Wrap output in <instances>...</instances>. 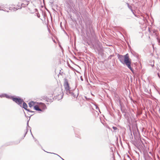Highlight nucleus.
Wrapping results in <instances>:
<instances>
[{"label":"nucleus","mask_w":160,"mask_h":160,"mask_svg":"<svg viewBox=\"0 0 160 160\" xmlns=\"http://www.w3.org/2000/svg\"><path fill=\"white\" fill-rule=\"evenodd\" d=\"M112 128L114 129L113 132H116V130L117 129V127L113 126L112 127Z\"/></svg>","instance_id":"1a4fd4ad"},{"label":"nucleus","mask_w":160,"mask_h":160,"mask_svg":"<svg viewBox=\"0 0 160 160\" xmlns=\"http://www.w3.org/2000/svg\"><path fill=\"white\" fill-rule=\"evenodd\" d=\"M96 109H97V110H98L100 112V110H99V108H98V106H96Z\"/></svg>","instance_id":"f3484780"},{"label":"nucleus","mask_w":160,"mask_h":160,"mask_svg":"<svg viewBox=\"0 0 160 160\" xmlns=\"http://www.w3.org/2000/svg\"><path fill=\"white\" fill-rule=\"evenodd\" d=\"M62 160H64L63 159H62Z\"/></svg>","instance_id":"2f4dec72"},{"label":"nucleus","mask_w":160,"mask_h":160,"mask_svg":"<svg viewBox=\"0 0 160 160\" xmlns=\"http://www.w3.org/2000/svg\"><path fill=\"white\" fill-rule=\"evenodd\" d=\"M131 11H132V13L134 15L136 16V15H135V14H134V11L133 10H132V9H131Z\"/></svg>","instance_id":"ddd939ff"},{"label":"nucleus","mask_w":160,"mask_h":160,"mask_svg":"<svg viewBox=\"0 0 160 160\" xmlns=\"http://www.w3.org/2000/svg\"><path fill=\"white\" fill-rule=\"evenodd\" d=\"M43 151H45V152H46V151H45V150H43Z\"/></svg>","instance_id":"bb28decb"},{"label":"nucleus","mask_w":160,"mask_h":160,"mask_svg":"<svg viewBox=\"0 0 160 160\" xmlns=\"http://www.w3.org/2000/svg\"><path fill=\"white\" fill-rule=\"evenodd\" d=\"M43 151H45V152H46V151H45V150H43Z\"/></svg>","instance_id":"393cba45"},{"label":"nucleus","mask_w":160,"mask_h":160,"mask_svg":"<svg viewBox=\"0 0 160 160\" xmlns=\"http://www.w3.org/2000/svg\"><path fill=\"white\" fill-rule=\"evenodd\" d=\"M40 147H41V148H42V146H40Z\"/></svg>","instance_id":"7c9ffc66"},{"label":"nucleus","mask_w":160,"mask_h":160,"mask_svg":"<svg viewBox=\"0 0 160 160\" xmlns=\"http://www.w3.org/2000/svg\"><path fill=\"white\" fill-rule=\"evenodd\" d=\"M40 147H41V148H42V146H40Z\"/></svg>","instance_id":"c85d7f7f"},{"label":"nucleus","mask_w":160,"mask_h":160,"mask_svg":"<svg viewBox=\"0 0 160 160\" xmlns=\"http://www.w3.org/2000/svg\"><path fill=\"white\" fill-rule=\"evenodd\" d=\"M63 86L66 91V93L67 95L69 94L72 97V98H77L78 95V90H74L73 91L71 90L68 81L66 78L64 79V83Z\"/></svg>","instance_id":"f257e3e1"},{"label":"nucleus","mask_w":160,"mask_h":160,"mask_svg":"<svg viewBox=\"0 0 160 160\" xmlns=\"http://www.w3.org/2000/svg\"><path fill=\"white\" fill-rule=\"evenodd\" d=\"M26 130H27V131H26V133H25V135H24V137H25L27 133V132H28V130L27 129Z\"/></svg>","instance_id":"6ab92c4d"},{"label":"nucleus","mask_w":160,"mask_h":160,"mask_svg":"<svg viewBox=\"0 0 160 160\" xmlns=\"http://www.w3.org/2000/svg\"><path fill=\"white\" fill-rule=\"evenodd\" d=\"M0 97H1V96H0Z\"/></svg>","instance_id":"72a5a7b5"},{"label":"nucleus","mask_w":160,"mask_h":160,"mask_svg":"<svg viewBox=\"0 0 160 160\" xmlns=\"http://www.w3.org/2000/svg\"><path fill=\"white\" fill-rule=\"evenodd\" d=\"M28 121L27 123V126L28 125Z\"/></svg>","instance_id":"b1692460"},{"label":"nucleus","mask_w":160,"mask_h":160,"mask_svg":"<svg viewBox=\"0 0 160 160\" xmlns=\"http://www.w3.org/2000/svg\"><path fill=\"white\" fill-rule=\"evenodd\" d=\"M12 98V99L13 101L18 104L20 107H22V103L23 102V100L22 99L19 97H15L14 96Z\"/></svg>","instance_id":"7ed1b4c3"},{"label":"nucleus","mask_w":160,"mask_h":160,"mask_svg":"<svg viewBox=\"0 0 160 160\" xmlns=\"http://www.w3.org/2000/svg\"><path fill=\"white\" fill-rule=\"evenodd\" d=\"M159 42L160 43V41H159Z\"/></svg>","instance_id":"473e14b6"},{"label":"nucleus","mask_w":160,"mask_h":160,"mask_svg":"<svg viewBox=\"0 0 160 160\" xmlns=\"http://www.w3.org/2000/svg\"><path fill=\"white\" fill-rule=\"evenodd\" d=\"M118 57L120 62L122 64H126L127 67L132 71L133 69L131 66V60L129 58L128 53L125 55L118 54Z\"/></svg>","instance_id":"f03ea898"},{"label":"nucleus","mask_w":160,"mask_h":160,"mask_svg":"<svg viewBox=\"0 0 160 160\" xmlns=\"http://www.w3.org/2000/svg\"><path fill=\"white\" fill-rule=\"evenodd\" d=\"M20 142V141H18V142L17 143H16V144H18Z\"/></svg>","instance_id":"4be33fe9"},{"label":"nucleus","mask_w":160,"mask_h":160,"mask_svg":"<svg viewBox=\"0 0 160 160\" xmlns=\"http://www.w3.org/2000/svg\"><path fill=\"white\" fill-rule=\"evenodd\" d=\"M43 151H45V152H46V151H45V150H43Z\"/></svg>","instance_id":"a878e982"},{"label":"nucleus","mask_w":160,"mask_h":160,"mask_svg":"<svg viewBox=\"0 0 160 160\" xmlns=\"http://www.w3.org/2000/svg\"><path fill=\"white\" fill-rule=\"evenodd\" d=\"M18 9L17 8H13V10L14 11H16V10H17Z\"/></svg>","instance_id":"dca6fc26"},{"label":"nucleus","mask_w":160,"mask_h":160,"mask_svg":"<svg viewBox=\"0 0 160 160\" xmlns=\"http://www.w3.org/2000/svg\"><path fill=\"white\" fill-rule=\"evenodd\" d=\"M40 147H41V148H42V146H40Z\"/></svg>","instance_id":"c756f323"},{"label":"nucleus","mask_w":160,"mask_h":160,"mask_svg":"<svg viewBox=\"0 0 160 160\" xmlns=\"http://www.w3.org/2000/svg\"><path fill=\"white\" fill-rule=\"evenodd\" d=\"M128 8L131 10V9H131V8H132L131 6H130L128 3Z\"/></svg>","instance_id":"2eb2a0df"},{"label":"nucleus","mask_w":160,"mask_h":160,"mask_svg":"<svg viewBox=\"0 0 160 160\" xmlns=\"http://www.w3.org/2000/svg\"><path fill=\"white\" fill-rule=\"evenodd\" d=\"M23 105L22 108H24L25 109H26L28 108V105L26 103L24 102H23Z\"/></svg>","instance_id":"6e6552de"},{"label":"nucleus","mask_w":160,"mask_h":160,"mask_svg":"<svg viewBox=\"0 0 160 160\" xmlns=\"http://www.w3.org/2000/svg\"><path fill=\"white\" fill-rule=\"evenodd\" d=\"M48 153H49V152H47ZM50 153H52V154H55V155H57V156H58V157H60L62 159H63L60 156H59V155H58V154H56V153H51V152H49Z\"/></svg>","instance_id":"9d476101"},{"label":"nucleus","mask_w":160,"mask_h":160,"mask_svg":"<svg viewBox=\"0 0 160 160\" xmlns=\"http://www.w3.org/2000/svg\"><path fill=\"white\" fill-rule=\"evenodd\" d=\"M35 141L36 142H38V141H37V140L36 139H35Z\"/></svg>","instance_id":"412c9836"},{"label":"nucleus","mask_w":160,"mask_h":160,"mask_svg":"<svg viewBox=\"0 0 160 160\" xmlns=\"http://www.w3.org/2000/svg\"><path fill=\"white\" fill-rule=\"evenodd\" d=\"M43 151H45V152H46V151H45V150H43Z\"/></svg>","instance_id":"cd10ccee"},{"label":"nucleus","mask_w":160,"mask_h":160,"mask_svg":"<svg viewBox=\"0 0 160 160\" xmlns=\"http://www.w3.org/2000/svg\"><path fill=\"white\" fill-rule=\"evenodd\" d=\"M3 97H5L6 98H8V99H12V97H13L14 96H9L7 94H5L4 95H3V96H2Z\"/></svg>","instance_id":"423d86ee"},{"label":"nucleus","mask_w":160,"mask_h":160,"mask_svg":"<svg viewBox=\"0 0 160 160\" xmlns=\"http://www.w3.org/2000/svg\"><path fill=\"white\" fill-rule=\"evenodd\" d=\"M7 6V4H3V5H2V8L3 7H6V6Z\"/></svg>","instance_id":"4468645a"},{"label":"nucleus","mask_w":160,"mask_h":160,"mask_svg":"<svg viewBox=\"0 0 160 160\" xmlns=\"http://www.w3.org/2000/svg\"><path fill=\"white\" fill-rule=\"evenodd\" d=\"M25 110L27 111H28L29 112H34L32 111H30V110L28 109L27 108L26 109H25Z\"/></svg>","instance_id":"f8f14e48"},{"label":"nucleus","mask_w":160,"mask_h":160,"mask_svg":"<svg viewBox=\"0 0 160 160\" xmlns=\"http://www.w3.org/2000/svg\"><path fill=\"white\" fill-rule=\"evenodd\" d=\"M28 2H29V1H24V2L23 3H22L21 4V7L20 8H18V9H21V7H24H24H26L28 5Z\"/></svg>","instance_id":"39448f33"},{"label":"nucleus","mask_w":160,"mask_h":160,"mask_svg":"<svg viewBox=\"0 0 160 160\" xmlns=\"http://www.w3.org/2000/svg\"><path fill=\"white\" fill-rule=\"evenodd\" d=\"M85 98L87 100H89V99H90V98H87L86 97H85Z\"/></svg>","instance_id":"a211bd4d"},{"label":"nucleus","mask_w":160,"mask_h":160,"mask_svg":"<svg viewBox=\"0 0 160 160\" xmlns=\"http://www.w3.org/2000/svg\"><path fill=\"white\" fill-rule=\"evenodd\" d=\"M42 109L40 108L39 106L37 105H36L34 106V109L36 111L43 112L44 110L45 109L47 108V107L46 105L45 104L42 103Z\"/></svg>","instance_id":"20e7f679"},{"label":"nucleus","mask_w":160,"mask_h":160,"mask_svg":"<svg viewBox=\"0 0 160 160\" xmlns=\"http://www.w3.org/2000/svg\"><path fill=\"white\" fill-rule=\"evenodd\" d=\"M30 132H31V130H30ZM31 135H32V137L34 139H35V138H34V136H33V135H32V133H31Z\"/></svg>","instance_id":"aec40b11"},{"label":"nucleus","mask_w":160,"mask_h":160,"mask_svg":"<svg viewBox=\"0 0 160 160\" xmlns=\"http://www.w3.org/2000/svg\"><path fill=\"white\" fill-rule=\"evenodd\" d=\"M1 7L0 6V10H2V11H6L7 12H9V11H6L5 10L3 9H1Z\"/></svg>","instance_id":"9b49d317"},{"label":"nucleus","mask_w":160,"mask_h":160,"mask_svg":"<svg viewBox=\"0 0 160 160\" xmlns=\"http://www.w3.org/2000/svg\"><path fill=\"white\" fill-rule=\"evenodd\" d=\"M34 104L35 102H34L31 101L29 103L28 105L30 108H31L34 105Z\"/></svg>","instance_id":"0eeeda50"},{"label":"nucleus","mask_w":160,"mask_h":160,"mask_svg":"<svg viewBox=\"0 0 160 160\" xmlns=\"http://www.w3.org/2000/svg\"><path fill=\"white\" fill-rule=\"evenodd\" d=\"M81 79L82 81H83V79L81 77Z\"/></svg>","instance_id":"5701e85b"}]
</instances>
